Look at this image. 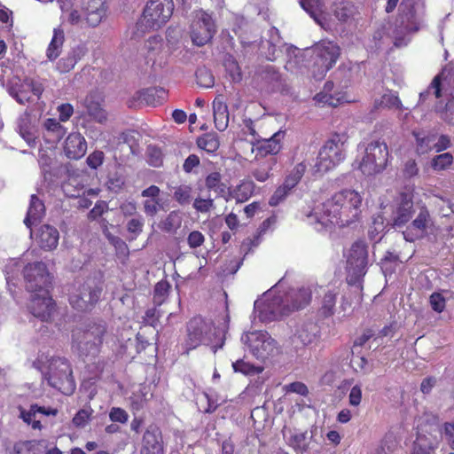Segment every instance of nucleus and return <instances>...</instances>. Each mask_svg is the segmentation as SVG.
Here are the masks:
<instances>
[{
	"mask_svg": "<svg viewBox=\"0 0 454 454\" xmlns=\"http://www.w3.org/2000/svg\"><path fill=\"white\" fill-rule=\"evenodd\" d=\"M255 184L251 180H242L232 191L229 192V197L238 203L248 200L254 192Z\"/></svg>",
	"mask_w": 454,
	"mask_h": 454,
	"instance_id": "obj_30",
	"label": "nucleus"
},
{
	"mask_svg": "<svg viewBox=\"0 0 454 454\" xmlns=\"http://www.w3.org/2000/svg\"><path fill=\"white\" fill-rule=\"evenodd\" d=\"M205 186L208 191H214L219 194L224 193L226 188L222 182V175L217 171L211 172L206 176Z\"/></svg>",
	"mask_w": 454,
	"mask_h": 454,
	"instance_id": "obj_41",
	"label": "nucleus"
},
{
	"mask_svg": "<svg viewBox=\"0 0 454 454\" xmlns=\"http://www.w3.org/2000/svg\"><path fill=\"white\" fill-rule=\"evenodd\" d=\"M388 149L384 142L373 141L365 148V154L358 164L364 175L372 176L384 170L387 164Z\"/></svg>",
	"mask_w": 454,
	"mask_h": 454,
	"instance_id": "obj_8",
	"label": "nucleus"
},
{
	"mask_svg": "<svg viewBox=\"0 0 454 454\" xmlns=\"http://www.w3.org/2000/svg\"><path fill=\"white\" fill-rule=\"evenodd\" d=\"M182 219L176 211H171L164 220L160 223V228L166 232L176 231L181 226Z\"/></svg>",
	"mask_w": 454,
	"mask_h": 454,
	"instance_id": "obj_42",
	"label": "nucleus"
},
{
	"mask_svg": "<svg viewBox=\"0 0 454 454\" xmlns=\"http://www.w3.org/2000/svg\"><path fill=\"white\" fill-rule=\"evenodd\" d=\"M87 151V142L84 137L78 133H70L66 138L64 153L71 160H79L83 157Z\"/></svg>",
	"mask_w": 454,
	"mask_h": 454,
	"instance_id": "obj_22",
	"label": "nucleus"
},
{
	"mask_svg": "<svg viewBox=\"0 0 454 454\" xmlns=\"http://www.w3.org/2000/svg\"><path fill=\"white\" fill-rule=\"evenodd\" d=\"M368 264V247L364 240L355 241L347 258V270L349 284L359 281L366 273Z\"/></svg>",
	"mask_w": 454,
	"mask_h": 454,
	"instance_id": "obj_11",
	"label": "nucleus"
},
{
	"mask_svg": "<svg viewBox=\"0 0 454 454\" xmlns=\"http://www.w3.org/2000/svg\"><path fill=\"white\" fill-rule=\"evenodd\" d=\"M38 444L37 441H20L14 444V454H35V446Z\"/></svg>",
	"mask_w": 454,
	"mask_h": 454,
	"instance_id": "obj_51",
	"label": "nucleus"
},
{
	"mask_svg": "<svg viewBox=\"0 0 454 454\" xmlns=\"http://www.w3.org/2000/svg\"><path fill=\"white\" fill-rule=\"evenodd\" d=\"M453 162V156L450 153H444L435 156L432 160L434 170L440 171L448 168Z\"/></svg>",
	"mask_w": 454,
	"mask_h": 454,
	"instance_id": "obj_48",
	"label": "nucleus"
},
{
	"mask_svg": "<svg viewBox=\"0 0 454 454\" xmlns=\"http://www.w3.org/2000/svg\"><path fill=\"white\" fill-rule=\"evenodd\" d=\"M85 51L86 49L83 46H78L74 49L59 60L57 69L60 73H68L74 67L77 61L81 59V56L84 55Z\"/></svg>",
	"mask_w": 454,
	"mask_h": 454,
	"instance_id": "obj_32",
	"label": "nucleus"
},
{
	"mask_svg": "<svg viewBox=\"0 0 454 454\" xmlns=\"http://www.w3.org/2000/svg\"><path fill=\"white\" fill-rule=\"evenodd\" d=\"M65 42V34L62 28L53 30V36L46 50V56L50 61H54L60 55Z\"/></svg>",
	"mask_w": 454,
	"mask_h": 454,
	"instance_id": "obj_33",
	"label": "nucleus"
},
{
	"mask_svg": "<svg viewBox=\"0 0 454 454\" xmlns=\"http://www.w3.org/2000/svg\"><path fill=\"white\" fill-rule=\"evenodd\" d=\"M197 83L203 88H211L215 84V78L212 73L206 68H199L196 73Z\"/></svg>",
	"mask_w": 454,
	"mask_h": 454,
	"instance_id": "obj_47",
	"label": "nucleus"
},
{
	"mask_svg": "<svg viewBox=\"0 0 454 454\" xmlns=\"http://www.w3.org/2000/svg\"><path fill=\"white\" fill-rule=\"evenodd\" d=\"M287 444L296 451H306L309 448L307 432L293 434L288 439Z\"/></svg>",
	"mask_w": 454,
	"mask_h": 454,
	"instance_id": "obj_43",
	"label": "nucleus"
},
{
	"mask_svg": "<svg viewBox=\"0 0 454 454\" xmlns=\"http://www.w3.org/2000/svg\"><path fill=\"white\" fill-rule=\"evenodd\" d=\"M44 125L49 131L56 133L58 139H60L65 135L64 127L55 119H47Z\"/></svg>",
	"mask_w": 454,
	"mask_h": 454,
	"instance_id": "obj_61",
	"label": "nucleus"
},
{
	"mask_svg": "<svg viewBox=\"0 0 454 454\" xmlns=\"http://www.w3.org/2000/svg\"><path fill=\"white\" fill-rule=\"evenodd\" d=\"M106 333V325L100 321L90 324L81 336L74 335V343L76 345L79 355L83 357L98 356Z\"/></svg>",
	"mask_w": 454,
	"mask_h": 454,
	"instance_id": "obj_5",
	"label": "nucleus"
},
{
	"mask_svg": "<svg viewBox=\"0 0 454 454\" xmlns=\"http://www.w3.org/2000/svg\"><path fill=\"white\" fill-rule=\"evenodd\" d=\"M148 162L153 167H160L163 163V153L156 146H149L147 149Z\"/></svg>",
	"mask_w": 454,
	"mask_h": 454,
	"instance_id": "obj_54",
	"label": "nucleus"
},
{
	"mask_svg": "<svg viewBox=\"0 0 454 454\" xmlns=\"http://www.w3.org/2000/svg\"><path fill=\"white\" fill-rule=\"evenodd\" d=\"M102 288L98 286L93 281H86L74 286L69 294V303L71 307L81 312L91 311L98 302Z\"/></svg>",
	"mask_w": 454,
	"mask_h": 454,
	"instance_id": "obj_9",
	"label": "nucleus"
},
{
	"mask_svg": "<svg viewBox=\"0 0 454 454\" xmlns=\"http://www.w3.org/2000/svg\"><path fill=\"white\" fill-rule=\"evenodd\" d=\"M168 54L165 50H163L162 52L158 55V58L154 59L153 64H151V73L153 75H156L166 68L168 66Z\"/></svg>",
	"mask_w": 454,
	"mask_h": 454,
	"instance_id": "obj_53",
	"label": "nucleus"
},
{
	"mask_svg": "<svg viewBox=\"0 0 454 454\" xmlns=\"http://www.w3.org/2000/svg\"><path fill=\"white\" fill-rule=\"evenodd\" d=\"M307 166L303 162H300L296 164L294 168L288 173V175L285 177L283 182L286 184V187L293 190L301 180Z\"/></svg>",
	"mask_w": 454,
	"mask_h": 454,
	"instance_id": "obj_39",
	"label": "nucleus"
},
{
	"mask_svg": "<svg viewBox=\"0 0 454 454\" xmlns=\"http://www.w3.org/2000/svg\"><path fill=\"white\" fill-rule=\"evenodd\" d=\"M403 106L399 97L396 94L388 91L381 96L380 99H376L374 102V108H395L401 109Z\"/></svg>",
	"mask_w": 454,
	"mask_h": 454,
	"instance_id": "obj_38",
	"label": "nucleus"
},
{
	"mask_svg": "<svg viewBox=\"0 0 454 454\" xmlns=\"http://www.w3.org/2000/svg\"><path fill=\"white\" fill-rule=\"evenodd\" d=\"M163 442L160 428L155 425L149 426L143 435V445L140 454H163Z\"/></svg>",
	"mask_w": 454,
	"mask_h": 454,
	"instance_id": "obj_18",
	"label": "nucleus"
},
{
	"mask_svg": "<svg viewBox=\"0 0 454 454\" xmlns=\"http://www.w3.org/2000/svg\"><path fill=\"white\" fill-rule=\"evenodd\" d=\"M160 190L157 185L152 184L146 189L143 190L141 196L148 198L143 203L144 212L148 216H154L162 208L160 200Z\"/></svg>",
	"mask_w": 454,
	"mask_h": 454,
	"instance_id": "obj_25",
	"label": "nucleus"
},
{
	"mask_svg": "<svg viewBox=\"0 0 454 454\" xmlns=\"http://www.w3.org/2000/svg\"><path fill=\"white\" fill-rule=\"evenodd\" d=\"M93 410L90 406L79 410L72 419L75 427L82 428L91 420Z\"/></svg>",
	"mask_w": 454,
	"mask_h": 454,
	"instance_id": "obj_44",
	"label": "nucleus"
},
{
	"mask_svg": "<svg viewBox=\"0 0 454 454\" xmlns=\"http://www.w3.org/2000/svg\"><path fill=\"white\" fill-rule=\"evenodd\" d=\"M171 286L167 279L159 281L153 289V303L155 306L162 305L168 297Z\"/></svg>",
	"mask_w": 454,
	"mask_h": 454,
	"instance_id": "obj_40",
	"label": "nucleus"
},
{
	"mask_svg": "<svg viewBox=\"0 0 454 454\" xmlns=\"http://www.w3.org/2000/svg\"><path fill=\"white\" fill-rule=\"evenodd\" d=\"M173 11V0H149L143 11L142 20L147 29L156 30L168 21Z\"/></svg>",
	"mask_w": 454,
	"mask_h": 454,
	"instance_id": "obj_10",
	"label": "nucleus"
},
{
	"mask_svg": "<svg viewBox=\"0 0 454 454\" xmlns=\"http://www.w3.org/2000/svg\"><path fill=\"white\" fill-rule=\"evenodd\" d=\"M59 234L55 227L45 224L43 225L37 234V242L41 248L44 250H52L57 247Z\"/></svg>",
	"mask_w": 454,
	"mask_h": 454,
	"instance_id": "obj_27",
	"label": "nucleus"
},
{
	"mask_svg": "<svg viewBox=\"0 0 454 454\" xmlns=\"http://www.w3.org/2000/svg\"><path fill=\"white\" fill-rule=\"evenodd\" d=\"M434 446L428 442L427 437L419 436L414 442L411 454H430Z\"/></svg>",
	"mask_w": 454,
	"mask_h": 454,
	"instance_id": "obj_50",
	"label": "nucleus"
},
{
	"mask_svg": "<svg viewBox=\"0 0 454 454\" xmlns=\"http://www.w3.org/2000/svg\"><path fill=\"white\" fill-rule=\"evenodd\" d=\"M292 190L288 187H286V184H282L279 185L271 195L269 200V204L271 207H276L279 205L290 193Z\"/></svg>",
	"mask_w": 454,
	"mask_h": 454,
	"instance_id": "obj_52",
	"label": "nucleus"
},
{
	"mask_svg": "<svg viewBox=\"0 0 454 454\" xmlns=\"http://www.w3.org/2000/svg\"><path fill=\"white\" fill-rule=\"evenodd\" d=\"M232 367L234 372H241L243 374L248 375L254 372H259V370H256L255 366L253 364L244 362L243 360H237L232 364Z\"/></svg>",
	"mask_w": 454,
	"mask_h": 454,
	"instance_id": "obj_59",
	"label": "nucleus"
},
{
	"mask_svg": "<svg viewBox=\"0 0 454 454\" xmlns=\"http://www.w3.org/2000/svg\"><path fill=\"white\" fill-rule=\"evenodd\" d=\"M58 410L51 407L39 406L38 404L30 405L28 410L20 409V418L23 421L31 426L33 429L41 430L43 426L41 420L38 418L39 415L44 416H56Z\"/></svg>",
	"mask_w": 454,
	"mask_h": 454,
	"instance_id": "obj_21",
	"label": "nucleus"
},
{
	"mask_svg": "<svg viewBox=\"0 0 454 454\" xmlns=\"http://www.w3.org/2000/svg\"><path fill=\"white\" fill-rule=\"evenodd\" d=\"M356 12L355 5L348 1L334 4L333 14L341 22L348 21Z\"/></svg>",
	"mask_w": 454,
	"mask_h": 454,
	"instance_id": "obj_37",
	"label": "nucleus"
},
{
	"mask_svg": "<svg viewBox=\"0 0 454 454\" xmlns=\"http://www.w3.org/2000/svg\"><path fill=\"white\" fill-rule=\"evenodd\" d=\"M109 418L112 422H119L125 424L128 422L129 414L128 412L120 407H113L109 412Z\"/></svg>",
	"mask_w": 454,
	"mask_h": 454,
	"instance_id": "obj_57",
	"label": "nucleus"
},
{
	"mask_svg": "<svg viewBox=\"0 0 454 454\" xmlns=\"http://www.w3.org/2000/svg\"><path fill=\"white\" fill-rule=\"evenodd\" d=\"M34 366L44 375L48 384L66 395H72L76 387L69 361L64 357L48 359L43 354L34 362Z\"/></svg>",
	"mask_w": 454,
	"mask_h": 454,
	"instance_id": "obj_3",
	"label": "nucleus"
},
{
	"mask_svg": "<svg viewBox=\"0 0 454 454\" xmlns=\"http://www.w3.org/2000/svg\"><path fill=\"white\" fill-rule=\"evenodd\" d=\"M86 109L89 115L91 116L97 121L103 122L106 121V113L101 107L100 104L95 103L93 101H89V99L86 98Z\"/></svg>",
	"mask_w": 454,
	"mask_h": 454,
	"instance_id": "obj_45",
	"label": "nucleus"
},
{
	"mask_svg": "<svg viewBox=\"0 0 454 454\" xmlns=\"http://www.w3.org/2000/svg\"><path fill=\"white\" fill-rule=\"evenodd\" d=\"M429 302L435 312L441 313L445 309L446 300L440 293H433L429 297Z\"/></svg>",
	"mask_w": 454,
	"mask_h": 454,
	"instance_id": "obj_56",
	"label": "nucleus"
},
{
	"mask_svg": "<svg viewBox=\"0 0 454 454\" xmlns=\"http://www.w3.org/2000/svg\"><path fill=\"white\" fill-rule=\"evenodd\" d=\"M144 219L142 216L131 218L127 223V231L130 234V240L136 239L143 231Z\"/></svg>",
	"mask_w": 454,
	"mask_h": 454,
	"instance_id": "obj_49",
	"label": "nucleus"
},
{
	"mask_svg": "<svg viewBox=\"0 0 454 454\" xmlns=\"http://www.w3.org/2000/svg\"><path fill=\"white\" fill-rule=\"evenodd\" d=\"M213 114L215 128L219 131L225 130L229 123V112L221 96L216 97L213 101Z\"/></svg>",
	"mask_w": 454,
	"mask_h": 454,
	"instance_id": "obj_28",
	"label": "nucleus"
},
{
	"mask_svg": "<svg viewBox=\"0 0 454 454\" xmlns=\"http://www.w3.org/2000/svg\"><path fill=\"white\" fill-rule=\"evenodd\" d=\"M312 301V291L309 287L290 289L281 301L277 310L281 316H287L292 312L303 309Z\"/></svg>",
	"mask_w": 454,
	"mask_h": 454,
	"instance_id": "obj_14",
	"label": "nucleus"
},
{
	"mask_svg": "<svg viewBox=\"0 0 454 454\" xmlns=\"http://www.w3.org/2000/svg\"><path fill=\"white\" fill-rule=\"evenodd\" d=\"M197 146L207 153H215L220 147L219 137L215 132H208L200 136L196 140Z\"/></svg>",
	"mask_w": 454,
	"mask_h": 454,
	"instance_id": "obj_35",
	"label": "nucleus"
},
{
	"mask_svg": "<svg viewBox=\"0 0 454 454\" xmlns=\"http://www.w3.org/2000/svg\"><path fill=\"white\" fill-rule=\"evenodd\" d=\"M430 90H434L436 98L446 95L454 99V69L443 68L440 74L434 76L427 91L420 93V99L425 100Z\"/></svg>",
	"mask_w": 454,
	"mask_h": 454,
	"instance_id": "obj_16",
	"label": "nucleus"
},
{
	"mask_svg": "<svg viewBox=\"0 0 454 454\" xmlns=\"http://www.w3.org/2000/svg\"><path fill=\"white\" fill-rule=\"evenodd\" d=\"M26 288L30 293H48L51 286V276L43 262L28 263L24 268Z\"/></svg>",
	"mask_w": 454,
	"mask_h": 454,
	"instance_id": "obj_13",
	"label": "nucleus"
},
{
	"mask_svg": "<svg viewBox=\"0 0 454 454\" xmlns=\"http://www.w3.org/2000/svg\"><path fill=\"white\" fill-rule=\"evenodd\" d=\"M334 84L333 82L328 81L325 83L323 90L316 94L314 100L319 106H329L336 107L343 102L347 101L346 93L334 92L332 93Z\"/></svg>",
	"mask_w": 454,
	"mask_h": 454,
	"instance_id": "obj_23",
	"label": "nucleus"
},
{
	"mask_svg": "<svg viewBox=\"0 0 454 454\" xmlns=\"http://www.w3.org/2000/svg\"><path fill=\"white\" fill-rule=\"evenodd\" d=\"M317 333V325L313 322H307L297 330L296 337L302 345L306 346L311 344L316 340Z\"/></svg>",
	"mask_w": 454,
	"mask_h": 454,
	"instance_id": "obj_36",
	"label": "nucleus"
},
{
	"mask_svg": "<svg viewBox=\"0 0 454 454\" xmlns=\"http://www.w3.org/2000/svg\"><path fill=\"white\" fill-rule=\"evenodd\" d=\"M212 323L200 316L194 317L186 325V339L184 348L186 352L207 344L211 341Z\"/></svg>",
	"mask_w": 454,
	"mask_h": 454,
	"instance_id": "obj_12",
	"label": "nucleus"
},
{
	"mask_svg": "<svg viewBox=\"0 0 454 454\" xmlns=\"http://www.w3.org/2000/svg\"><path fill=\"white\" fill-rule=\"evenodd\" d=\"M160 319V313L156 308L146 309L142 323L145 325L156 327Z\"/></svg>",
	"mask_w": 454,
	"mask_h": 454,
	"instance_id": "obj_58",
	"label": "nucleus"
},
{
	"mask_svg": "<svg viewBox=\"0 0 454 454\" xmlns=\"http://www.w3.org/2000/svg\"><path fill=\"white\" fill-rule=\"evenodd\" d=\"M339 293L335 290H322L317 296V316L320 319L333 317L336 311Z\"/></svg>",
	"mask_w": 454,
	"mask_h": 454,
	"instance_id": "obj_20",
	"label": "nucleus"
},
{
	"mask_svg": "<svg viewBox=\"0 0 454 454\" xmlns=\"http://www.w3.org/2000/svg\"><path fill=\"white\" fill-rule=\"evenodd\" d=\"M348 140L347 132H334L325 141L318 154L317 166L327 171L340 164L345 158V145Z\"/></svg>",
	"mask_w": 454,
	"mask_h": 454,
	"instance_id": "obj_6",
	"label": "nucleus"
},
{
	"mask_svg": "<svg viewBox=\"0 0 454 454\" xmlns=\"http://www.w3.org/2000/svg\"><path fill=\"white\" fill-rule=\"evenodd\" d=\"M246 343L257 359L266 360L274 355L276 341L267 333L253 332L247 335Z\"/></svg>",
	"mask_w": 454,
	"mask_h": 454,
	"instance_id": "obj_15",
	"label": "nucleus"
},
{
	"mask_svg": "<svg viewBox=\"0 0 454 454\" xmlns=\"http://www.w3.org/2000/svg\"><path fill=\"white\" fill-rule=\"evenodd\" d=\"M192 189L190 185L182 184L176 187L173 198L180 205L189 204L192 200Z\"/></svg>",
	"mask_w": 454,
	"mask_h": 454,
	"instance_id": "obj_46",
	"label": "nucleus"
},
{
	"mask_svg": "<svg viewBox=\"0 0 454 454\" xmlns=\"http://www.w3.org/2000/svg\"><path fill=\"white\" fill-rule=\"evenodd\" d=\"M362 208L361 193L353 189H343L335 192L307 217L309 223L317 231L333 225L345 227L360 221Z\"/></svg>",
	"mask_w": 454,
	"mask_h": 454,
	"instance_id": "obj_1",
	"label": "nucleus"
},
{
	"mask_svg": "<svg viewBox=\"0 0 454 454\" xmlns=\"http://www.w3.org/2000/svg\"><path fill=\"white\" fill-rule=\"evenodd\" d=\"M104 158L105 155L102 151H94L88 156L86 161L90 168L96 169L103 164Z\"/></svg>",
	"mask_w": 454,
	"mask_h": 454,
	"instance_id": "obj_62",
	"label": "nucleus"
},
{
	"mask_svg": "<svg viewBox=\"0 0 454 454\" xmlns=\"http://www.w3.org/2000/svg\"><path fill=\"white\" fill-rule=\"evenodd\" d=\"M168 96V92L161 87H152L141 90L136 93L135 98L146 106H156L163 104Z\"/></svg>",
	"mask_w": 454,
	"mask_h": 454,
	"instance_id": "obj_26",
	"label": "nucleus"
},
{
	"mask_svg": "<svg viewBox=\"0 0 454 454\" xmlns=\"http://www.w3.org/2000/svg\"><path fill=\"white\" fill-rule=\"evenodd\" d=\"M284 137V131H278L270 138L256 140V143L253 144V151H256L255 158H265L269 154H277L282 148L281 140Z\"/></svg>",
	"mask_w": 454,
	"mask_h": 454,
	"instance_id": "obj_19",
	"label": "nucleus"
},
{
	"mask_svg": "<svg viewBox=\"0 0 454 454\" xmlns=\"http://www.w3.org/2000/svg\"><path fill=\"white\" fill-rule=\"evenodd\" d=\"M34 293L28 306L30 312L42 321H50L56 309V303L50 296V292Z\"/></svg>",
	"mask_w": 454,
	"mask_h": 454,
	"instance_id": "obj_17",
	"label": "nucleus"
},
{
	"mask_svg": "<svg viewBox=\"0 0 454 454\" xmlns=\"http://www.w3.org/2000/svg\"><path fill=\"white\" fill-rule=\"evenodd\" d=\"M444 437L451 450H454V421L442 425Z\"/></svg>",
	"mask_w": 454,
	"mask_h": 454,
	"instance_id": "obj_63",
	"label": "nucleus"
},
{
	"mask_svg": "<svg viewBox=\"0 0 454 454\" xmlns=\"http://www.w3.org/2000/svg\"><path fill=\"white\" fill-rule=\"evenodd\" d=\"M414 192L413 186L404 187L403 191H401L395 199V206L393 212V226L402 228L406 225L403 235L408 242H415L423 239L427 235L431 222L429 210L426 206H422L416 218L409 223L414 215Z\"/></svg>",
	"mask_w": 454,
	"mask_h": 454,
	"instance_id": "obj_2",
	"label": "nucleus"
},
{
	"mask_svg": "<svg viewBox=\"0 0 454 454\" xmlns=\"http://www.w3.org/2000/svg\"><path fill=\"white\" fill-rule=\"evenodd\" d=\"M276 163L273 158L262 159L257 158V163L251 171L252 176L258 182L263 183L271 176V171Z\"/></svg>",
	"mask_w": 454,
	"mask_h": 454,
	"instance_id": "obj_31",
	"label": "nucleus"
},
{
	"mask_svg": "<svg viewBox=\"0 0 454 454\" xmlns=\"http://www.w3.org/2000/svg\"><path fill=\"white\" fill-rule=\"evenodd\" d=\"M442 118L449 124H454V99H450L442 114Z\"/></svg>",
	"mask_w": 454,
	"mask_h": 454,
	"instance_id": "obj_64",
	"label": "nucleus"
},
{
	"mask_svg": "<svg viewBox=\"0 0 454 454\" xmlns=\"http://www.w3.org/2000/svg\"><path fill=\"white\" fill-rule=\"evenodd\" d=\"M340 55V46L333 41H321L312 49V76L322 80L333 67Z\"/></svg>",
	"mask_w": 454,
	"mask_h": 454,
	"instance_id": "obj_4",
	"label": "nucleus"
},
{
	"mask_svg": "<svg viewBox=\"0 0 454 454\" xmlns=\"http://www.w3.org/2000/svg\"><path fill=\"white\" fill-rule=\"evenodd\" d=\"M106 0H89L83 8L85 20L90 27H97L106 15Z\"/></svg>",
	"mask_w": 454,
	"mask_h": 454,
	"instance_id": "obj_24",
	"label": "nucleus"
},
{
	"mask_svg": "<svg viewBox=\"0 0 454 454\" xmlns=\"http://www.w3.org/2000/svg\"><path fill=\"white\" fill-rule=\"evenodd\" d=\"M44 213L45 207L43 202L35 194H33L30 198V204L24 223L27 228L31 229L32 224L40 221Z\"/></svg>",
	"mask_w": 454,
	"mask_h": 454,
	"instance_id": "obj_29",
	"label": "nucleus"
},
{
	"mask_svg": "<svg viewBox=\"0 0 454 454\" xmlns=\"http://www.w3.org/2000/svg\"><path fill=\"white\" fill-rule=\"evenodd\" d=\"M108 209V204L104 200H98L89 212L88 218L91 221L100 217Z\"/></svg>",
	"mask_w": 454,
	"mask_h": 454,
	"instance_id": "obj_60",
	"label": "nucleus"
},
{
	"mask_svg": "<svg viewBox=\"0 0 454 454\" xmlns=\"http://www.w3.org/2000/svg\"><path fill=\"white\" fill-rule=\"evenodd\" d=\"M27 91L28 89L27 87H21V84L19 87H12L9 90L10 95L21 105L27 103L30 99Z\"/></svg>",
	"mask_w": 454,
	"mask_h": 454,
	"instance_id": "obj_55",
	"label": "nucleus"
},
{
	"mask_svg": "<svg viewBox=\"0 0 454 454\" xmlns=\"http://www.w3.org/2000/svg\"><path fill=\"white\" fill-rule=\"evenodd\" d=\"M146 52L145 54V62L147 65L153 64L154 59L164 50L163 40L159 35L150 37L145 43Z\"/></svg>",
	"mask_w": 454,
	"mask_h": 454,
	"instance_id": "obj_34",
	"label": "nucleus"
},
{
	"mask_svg": "<svg viewBox=\"0 0 454 454\" xmlns=\"http://www.w3.org/2000/svg\"><path fill=\"white\" fill-rule=\"evenodd\" d=\"M216 33L215 21L212 15L202 9L192 13L189 35L192 43L196 46H204L213 39Z\"/></svg>",
	"mask_w": 454,
	"mask_h": 454,
	"instance_id": "obj_7",
	"label": "nucleus"
}]
</instances>
